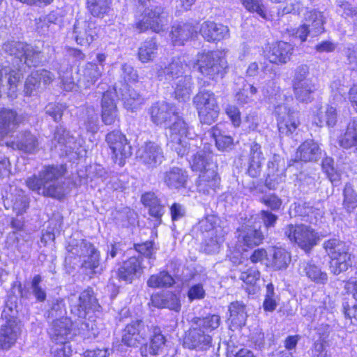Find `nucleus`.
I'll list each match as a JSON object with an SVG mask.
<instances>
[{
  "label": "nucleus",
  "instance_id": "51",
  "mask_svg": "<svg viewBox=\"0 0 357 357\" xmlns=\"http://www.w3.org/2000/svg\"><path fill=\"white\" fill-rule=\"evenodd\" d=\"M175 281L172 275L167 271H162L152 275L147 280V285L151 288L169 287Z\"/></svg>",
  "mask_w": 357,
  "mask_h": 357
},
{
  "label": "nucleus",
  "instance_id": "44",
  "mask_svg": "<svg viewBox=\"0 0 357 357\" xmlns=\"http://www.w3.org/2000/svg\"><path fill=\"white\" fill-rule=\"evenodd\" d=\"M38 142L36 136L25 131L20 134L16 142H13V148L25 153H32L38 150Z\"/></svg>",
  "mask_w": 357,
  "mask_h": 357
},
{
  "label": "nucleus",
  "instance_id": "61",
  "mask_svg": "<svg viewBox=\"0 0 357 357\" xmlns=\"http://www.w3.org/2000/svg\"><path fill=\"white\" fill-rule=\"evenodd\" d=\"M223 240L222 237L216 234L214 236H204V242L203 245L204 251L207 254L218 253L220 248Z\"/></svg>",
  "mask_w": 357,
  "mask_h": 357
},
{
  "label": "nucleus",
  "instance_id": "23",
  "mask_svg": "<svg viewBox=\"0 0 357 357\" xmlns=\"http://www.w3.org/2000/svg\"><path fill=\"white\" fill-rule=\"evenodd\" d=\"M142 261L141 256H132L123 261L116 273L119 280L131 283L134 279L139 278L144 268Z\"/></svg>",
  "mask_w": 357,
  "mask_h": 357
},
{
  "label": "nucleus",
  "instance_id": "33",
  "mask_svg": "<svg viewBox=\"0 0 357 357\" xmlns=\"http://www.w3.org/2000/svg\"><path fill=\"white\" fill-rule=\"evenodd\" d=\"M102 73V66H98L97 63H87L79 70L77 85L81 88H90L101 77Z\"/></svg>",
  "mask_w": 357,
  "mask_h": 357
},
{
  "label": "nucleus",
  "instance_id": "31",
  "mask_svg": "<svg viewBox=\"0 0 357 357\" xmlns=\"http://www.w3.org/2000/svg\"><path fill=\"white\" fill-rule=\"evenodd\" d=\"M101 118L105 125H112L119 120L118 109L114 99V93L107 91L101 100Z\"/></svg>",
  "mask_w": 357,
  "mask_h": 357
},
{
  "label": "nucleus",
  "instance_id": "14",
  "mask_svg": "<svg viewBox=\"0 0 357 357\" xmlns=\"http://www.w3.org/2000/svg\"><path fill=\"white\" fill-rule=\"evenodd\" d=\"M149 114L151 121L157 125H167L173 121L176 123L178 120H183L178 116L173 106L164 101L153 103L149 109Z\"/></svg>",
  "mask_w": 357,
  "mask_h": 357
},
{
  "label": "nucleus",
  "instance_id": "45",
  "mask_svg": "<svg viewBox=\"0 0 357 357\" xmlns=\"http://www.w3.org/2000/svg\"><path fill=\"white\" fill-rule=\"evenodd\" d=\"M193 83L192 77L188 75H185L181 77L175 83L174 86V97L179 101H186L189 100L192 91Z\"/></svg>",
  "mask_w": 357,
  "mask_h": 357
},
{
  "label": "nucleus",
  "instance_id": "49",
  "mask_svg": "<svg viewBox=\"0 0 357 357\" xmlns=\"http://www.w3.org/2000/svg\"><path fill=\"white\" fill-rule=\"evenodd\" d=\"M93 245L85 239L70 238L66 250L69 257H78L81 259L84 254H87V251Z\"/></svg>",
  "mask_w": 357,
  "mask_h": 357
},
{
  "label": "nucleus",
  "instance_id": "1",
  "mask_svg": "<svg viewBox=\"0 0 357 357\" xmlns=\"http://www.w3.org/2000/svg\"><path fill=\"white\" fill-rule=\"evenodd\" d=\"M63 165L45 167L38 174L26 179L27 187L45 197L61 199L66 193Z\"/></svg>",
  "mask_w": 357,
  "mask_h": 357
},
{
  "label": "nucleus",
  "instance_id": "3",
  "mask_svg": "<svg viewBox=\"0 0 357 357\" xmlns=\"http://www.w3.org/2000/svg\"><path fill=\"white\" fill-rule=\"evenodd\" d=\"M323 248L331 259L330 270L334 275H337L351 266V254L347 243L334 238L324 241Z\"/></svg>",
  "mask_w": 357,
  "mask_h": 357
},
{
  "label": "nucleus",
  "instance_id": "19",
  "mask_svg": "<svg viewBox=\"0 0 357 357\" xmlns=\"http://www.w3.org/2000/svg\"><path fill=\"white\" fill-rule=\"evenodd\" d=\"M105 140L116 158H119V164L123 160L132 155V147L126 137L119 130H113L106 135Z\"/></svg>",
  "mask_w": 357,
  "mask_h": 357
},
{
  "label": "nucleus",
  "instance_id": "10",
  "mask_svg": "<svg viewBox=\"0 0 357 357\" xmlns=\"http://www.w3.org/2000/svg\"><path fill=\"white\" fill-rule=\"evenodd\" d=\"M324 19L321 12L311 10L305 13L303 23L297 29L296 37L301 42L307 40V36L316 37L324 31Z\"/></svg>",
  "mask_w": 357,
  "mask_h": 357
},
{
  "label": "nucleus",
  "instance_id": "20",
  "mask_svg": "<svg viewBox=\"0 0 357 357\" xmlns=\"http://www.w3.org/2000/svg\"><path fill=\"white\" fill-rule=\"evenodd\" d=\"M23 72L8 66L3 67L0 70V97L3 95L10 98L16 96L17 86Z\"/></svg>",
  "mask_w": 357,
  "mask_h": 357
},
{
  "label": "nucleus",
  "instance_id": "5",
  "mask_svg": "<svg viewBox=\"0 0 357 357\" xmlns=\"http://www.w3.org/2000/svg\"><path fill=\"white\" fill-rule=\"evenodd\" d=\"M201 123L211 125L219 115L220 107L215 93L208 90H202L193 98Z\"/></svg>",
  "mask_w": 357,
  "mask_h": 357
},
{
  "label": "nucleus",
  "instance_id": "39",
  "mask_svg": "<svg viewBox=\"0 0 357 357\" xmlns=\"http://www.w3.org/2000/svg\"><path fill=\"white\" fill-rule=\"evenodd\" d=\"M142 204L149 208V214L155 218L158 222L157 225L162 222V216L165 213V206L162 204L161 200L154 192H146L142 196Z\"/></svg>",
  "mask_w": 357,
  "mask_h": 357
},
{
  "label": "nucleus",
  "instance_id": "60",
  "mask_svg": "<svg viewBox=\"0 0 357 357\" xmlns=\"http://www.w3.org/2000/svg\"><path fill=\"white\" fill-rule=\"evenodd\" d=\"M71 70L72 67L69 64L63 67L61 66L58 68V73L61 79L63 88L67 91H72L75 86L74 79L72 77Z\"/></svg>",
  "mask_w": 357,
  "mask_h": 357
},
{
  "label": "nucleus",
  "instance_id": "13",
  "mask_svg": "<svg viewBox=\"0 0 357 357\" xmlns=\"http://www.w3.org/2000/svg\"><path fill=\"white\" fill-rule=\"evenodd\" d=\"M148 332L150 333V342L140 348L142 357H164L167 340L161 328L151 325L149 326Z\"/></svg>",
  "mask_w": 357,
  "mask_h": 357
},
{
  "label": "nucleus",
  "instance_id": "18",
  "mask_svg": "<svg viewBox=\"0 0 357 357\" xmlns=\"http://www.w3.org/2000/svg\"><path fill=\"white\" fill-rule=\"evenodd\" d=\"M212 337L207 331L193 324L185 332L183 346L189 349L206 350L211 346Z\"/></svg>",
  "mask_w": 357,
  "mask_h": 357
},
{
  "label": "nucleus",
  "instance_id": "30",
  "mask_svg": "<svg viewBox=\"0 0 357 357\" xmlns=\"http://www.w3.org/2000/svg\"><path fill=\"white\" fill-rule=\"evenodd\" d=\"M73 321L68 317L54 319L49 328V334L54 342L65 343L71 335Z\"/></svg>",
  "mask_w": 357,
  "mask_h": 357
},
{
  "label": "nucleus",
  "instance_id": "53",
  "mask_svg": "<svg viewBox=\"0 0 357 357\" xmlns=\"http://www.w3.org/2000/svg\"><path fill=\"white\" fill-rule=\"evenodd\" d=\"M91 316L89 315V319H83L79 324L78 328L79 334L84 338L91 340L96 338L98 333V328L93 320L90 319Z\"/></svg>",
  "mask_w": 357,
  "mask_h": 357
},
{
  "label": "nucleus",
  "instance_id": "24",
  "mask_svg": "<svg viewBox=\"0 0 357 357\" xmlns=\"http://www.w3.org/2000/svg\"><path fill=\"white\" fill-rule=\"evenodd\" d=\"M187 68L188 65L184 57L174 58L168 66L158 69L157 77L160 81L170 82L183 77V74Z\"/></svg>",
  "mask_w": 357,
  "mask_h": 357
},
{
  "label": "nucleus",
  "instance_id": "29",
  "mask_svg": "<svg viewBox=\"0 0 357 357\" xmlns=\"http://www.w3.org/2000/svg\"><path fill=\"white\" fill-rule=\"evenodd\" d=\"M289 215L291 217H300L303 221L316 225L319 217L321 216V212L310 203L294 202L290 206Z\"/></svg>",
  "mask_w": 357,
  "mask_h": 357
},
{
  "label": "nucleus",
  "instance_id": "36",
  "mask_svg": "<svg viewBox=\"0 0 357 357\" xmlns=\"http://www.w3.org/2000/svg\"><path fill=\"white\" fill-rule=\"evenodd\" d=\"M321 157V149L319 145L312 139L303 142L298 148L296 153V161L305 162H317Z\"/></svg>",
  "mask_w": 357,
  "mask_h": 357
},
{
  "label": "nucleus",
  "instance_id": "58",
  "mask_svg": "<svg viewBox=\"0 0 357 357\" xmlns=\"http://www.w3.org/2000/svg\"><path fill=\"white\" fill-rule=\"evenodd\" d=\"M291 261L289 254L282 248L274 250L272 259V265L276 270L286 268Z\"/></svg>",
  "mask_w": 357,
  "mask_h": 357
},
{
  "label": "nucleus",
  "instance_id": "27",
  "mask_svg": "<svg viewBox=\"0 0 357 357\" xmlns=\"http://www.w3.org/2000/svg\"><path fill=\"white\" fill-rule=\"evenodd\" d=\"M216 168H208L199 174L197 181V190L204 195H211L216 192L220 185V178Z\"/></svg>",
  "mask_w": 357,
  "mask_h": 357
},
{
  "label": "nucleus",
  "instance_id": "56",
  "mask_svg": "<svg viewBox=\"0 0 357 357\" xmlns=\"http://www.w3.org/2000/svg\"><path fill=\"white\" fill-rule=\"evenodd\" d=\"M110 0H86L88 10L90 13L97 17H102L109 10Z\"/></svg>",
  "mask_w": 357,
  "mask_h": 357
},
{
  "label": "nucleus",
  "instance_id": "2",
  "mask_svg": "<svg viewBox=\"0 0 357 357\" xmlns=\"http://www.w3.org/2000/svg\"><path fill=\"white\" fill-rule=\"evenodd\" d=\"M3 51L13 56V65L19 71L38 66L41 61L42 52L37 46L24 42L9 40L2 45Z\"/></svg>",
  "mask_w": 357,
  "mask_h": 357
},
{
  "label": "nucleus",
  "instance_id": "25",
  "mask_svg": "<svg viewBox=\"0 0 357 357\" xmlns=\"http://www.w3.org/2000/svg\"><path fill=\"white\" fill-rule=\"evenodd\" d=\"M53 144L59 145L61 151L68 154L70 153H75L79 155L80 153V143L77 142L75 138L70 135V132L62 126H57L52 139ZM56 146V144H55Z\"/></svg>",
  "mask_w": 357,
  "mask_h": 357
},
{
  "label": "nucleus",
  "instance_id": "64",
  "mask_svg": "<svg viewBox=\"0 0 357 357\" xmlns=\"http://www.w3.org/2000/svg\"><path fill=\"white\" fill-rule=\"evenodd\" d=\"M213 137L215 139L217 148L220 151H226L233 145V138L229 135H226L218 130L213 129Z\"/></svg>",
  "mask_w": 357,
  "mask_h": 357
},
{
  "label": "nucleus",
  "instance_id": "32",
  "mask_svg": "<svg viewBox=\"0 0 357 357\" xmlns=\"http://www.w3.org/2000/svg\"><path fill=\"white\" fill-rule=\"evenodd\" d=\"M293 47L291 44L280 41L270 47L266 57L271 63L282 65L290 60L293 53Z\"/></svg>",
  "mask_w": 357,
  "mask_h": 357
},
{
  "label": "nucleus",
  "instance_id": "57",
  "mask_svg": "<svg viewBox=\"0 0 357 357\" xmlns=\"http://www.w3.org/2000/svg\"><path fill=\"white\" fill-rule=\"evenodd\" d=\"M110 0H86L88 10L90 13L97 17H102L109 10Z\"/></svg>",
  "mask_w": 357,
  "mask_h": 357
},
{
  "label": "nucleus",
  "instance_id": "6",
  "mask_svg": "<svg viewBox=\"0 0 357 357\" xmlns=\"http://www.w3.org/2000/svg\"><path fill=\"white\" fill-rule=\"evenodd\" d=\"M235 238L236 248L239 250L246 251L261 244L264 235L261 230V226H257L251 220H248L236 229Z\"/></svg>",
  "mask_w": 357,
  "mask_h": 357
},
{
  "label": "nucleus",
  "instance_id": "50",
  "mask_svg": "<svg viewBox=\"0 0 357 357\" xmlns=\"http://www.w3.org/2000/svg\"><path fill=\"white\" fill-rule=\"evenodd\" d=\"M158 45L154 38L144 41L138 50V58L143 62L153 61L157 55Z\"/></svg>",
  "mask_w": 357,
  "mask_h": 357
},
{
  "label": "nucleus",
  "instance_id": "55",
  "mask_svg": "<svg viewBox=\"0 0 357 357\" xmlns=\"http://www.w3.org/2000/svg\"><path fill=\"white\" fill-rule=\"evenodd\" d=\"M17 297L14 294H9L6 301L4 309L1 313L3 320L17 321Z\"/></svg>",
  "mask_w": 357,
  "mask_h": 357
},
{
  "label": "nucleus",
  "instance_id": "17",
  "mask_svg": "<svg viewBox=\"0 0 357 357\" xmlns=\"http://www.w3.org/2000/svg\"><path fill=\"white\" fill-rule=\"evenodd\" d=\"M149 326L140 319L128 324L123 331L121 342L128 347H137L148 336Z\"/></svg>",
  "mask_w": 357,
  "mask_h": 357
},
{
  "label": "nucleus",
  "instance_id": "34",
  "mask_svg": "<svg viewBox=\"0 0 357 357\" xmlns=\"http://www.w3.org/2000/svg\"><path fill=\"white\" fill-rule=\"evenodd\" d=\"M188 179V174L185 169L173 167L163 173L162 181L169 189L178 190L185 188Z\"/></svg>",
  "mask_w": 357,
  "mask_h": 357
},
{
  "label": "nucleus",
  "instance_id": "7",
  "mask_svg": "<svg viewBox=\"0 0 357 357\" xmlns=\"http://www.w3.org/2000/svg\"><path fill=\"white\" fill-rule=\"evenodd\" d=\"M189 130L190 128L184 120H178L169 126L166 132L167 146L181 157L189 152L190 145L187 140V138L190 137Z\"/></svg>",
  "mask_w": 357,
  "mask_h": 357
},
{
  "label": "nucleus",
  "instance_id": "8",
  "mask_svg": "<svg viewBox=\"0 0 357 357\" xmlns=\"http://www.w3.org/2000/svg\"><path fill=\"white\" fill-rule=\"evenodd\" d=\"M169 23V15L165 8L160 6H151L144 10L142 18L137 24L140 31L151 29L155 33L165 30Z\"/></svg>",
  "mask_w": 357,
  "mask_h": 357
},
{
  "label": "nucleus",
  "instance_id": "28",
  "mask_svg": "<svg viewBox=\"0 0 357 357\" xmlns=\"http://www.w3.org/2000/svg\"><path fill=\"white\" fill-rule=\"evenodd\" d=\"M199 33L206 41L215 42L228 38L229 29L222 24L206 21L201 24Z\"/></svg>",
  "mask_w": 357,
  "mask_h": 357
},
{
  "label": "nucleus",
  "instance_id": "12",
  "mask_svg": "<svg viewBox=\"0 0 357 357\" xmlns=\"http://www.w3.org/2000/svg\"><path fill=\"white\" fill-rule=\"evenodd\" d=\"M98 299L91 288L84 290L75 300L71 299V314L79 319H86L100 307Z\"/></svg>",
  "mask_w": 357,
  "mask_h": 357
},
{
  "label": "nucleus",
  "instance_id": "4",
  "mask_svg": "<svg viewBox=\"0 0 357 357\" xmlns=\"http://www.w3.org/2000/svg\"><path fill=\"white\" fill-rule=\"evenodd\" d=\"M292 87L297 100L306 103L313 100V95L317 90V85L310 77V68L307 65L301 64L295 68Z\"/></svg>",
  "mask_w": 357,
  "mask_h": 357
},
{
  "label": "nucleus",
  "instance_id": "41",
  "mask_svg": "<svg viewBox=\"0 0 357 357\" xmlns=\"http://www.w3.org/2000/svg\"><path fill=\"white\" fill-rule=\"evenodd\" d=\"M197 33L195 26L189 23L174 25L170 33L174 45H181Z\"/></svg>",
  "mask_w": 357,
  "mask_h": 357
},
{
  "label": "nucleus",
  "instance_id": "52",
  "mask_svg": "<svg viewBox=\"0 0 357 357\" xmlns=\"http://www.w3.org/2000/svg\"><path fill=\"white\" fill-rule=\"evenodd\" d=\"M343 207L348 212H354L357 208V192L353 185L347 183L343 190Z\"/></svg>",
  "mask_w": 357,
  "mask_h": 357
},
{
  "label": "nucleus",
  "instance_id": "42",
  "mask_svg": "<svg viewBox=\"0 0 357 357\" xmlns=\"http://www.w3.org/2000/svg\"><path fill=\"white\" fill-rule=\"evenodd\" d=\"M213 154L211 151L205 149L198 151L194 154L190 160V165L192 171L202 173L208 168H216L213 162Z\"/></svg>",
  "mask_w": 357,
  "mask_h": 357
},
{
  "label": "nucleus",
  "instance_id": "48",
  "mask_svg": "<svg viewBox=\"0 0 357 357\" xmlns=\"http://www.w3.org/2000/svg\"><path fill=\"white\" fill-rule=\"evenodd\" d=\"M285 167L283 160L279 156L274 155L271 161L268 163V178L266 179L267 185L268 179L270 181H282L284 176Z\"/></svg>",
  "mask_w": 357,
  "mask_h": 357
},
{
  "label": "nucleus",
  "instance_id": "46",
  "mask_svg": "<svg viewBox=\"0 0 357 357\" xmlns=\"http://www.w3.org/2000/svg\"><path fill=\"white\" fill-rule=\"evenodd\" d=\"M336 109L330 105L321 107L315 118V123L319 127H333L337 123Z\"/></svg>",
  "mask_w": 357,
  "mask_h": 357
},
{
  "label": "nucleus",
  "instance_id": "11",
  "mask_svg": "<svg viewBox=\"0 0 357 357\" xmlns=\"http://www.w3.org/2000/svg\"><path fill=\"white\" fill-rule=\"evenodd\" d=\"M284 234L306 252L310 251L316 244L317 233L310 226L289 225L284 229Z\"/></svg>",
  "mask_w": 357,
  "mask_h": 357
},
{
  "label": "nucleus",
  "instance_id": "37",
  "mask_svg": "<svg viewBox=\"0 0 357 357\" xmlns=\"http://www.w3.org/2000/svg\"><path fill=\"white\" fill-rule=\"evenodd\" d=\"M299 273L301 276L307 277L311 282L318 284H324L328 282L327 273L312 260L300 264Z\"/></svg>",
  "mask_w": 357,
  "mask_h": 357
},
{
  "label": "nucleus",
  "instance_id": "38",
  "mask_svg": "<svg viewBox=\"0 0 357 357\" xmlns=\"http://www.w3.org/2000/svg\"><path fill=\"white\" fill-rule=\"evenodd\" d=\"M81 268L89 274L100 273L102 271L100 267V254L94 245L81 258Z\"/></svg>",
  "mask_w": 357,
  "mask_h": 357
},
{
  "label": "nucleus",
  "instance_id": "9",
  "mask_svg": "<svg viewBox=\"0 0 357 357\" xmlns=\"http://www.w3.org/2000/svg\"><path fill=\"white\" fill-rule=\"evenodd\" d=\"M199 71L209 79L222 77L227 68V63L219 53L210 52L201 56L197 61Z\"/></svg>",
  "mask_w": 357,
  "mask_h": 357
},
{
  "label": "nucleus",
  "instance_id": "59",
  "mask_svg": "<svg viewBox=\"0 0 357 357\" xmlns=\"http://www.w3.org/2000/svg\"><path fill=\"white\" fill-rule=\"evenodd\" d=\"M124 88L126 91L122 94V99L126 107L132 110L142 102L143 98L137 91L128 87V85H126Z\"/></svg>",
  "mask_w": 357,
  "mask_h": 357
},
{
  "label": "nucleus",
  "instance_id": "40",
  "mask_svg": "<svg viewBox=\"0 0 357 357\" xmlns=\"http://www.w3.org/2000/svg\"><path fill=\"white\" fill-rule=\"evenodd\" d=\"M153 306L158 308H168L176 312L181 309V304L177 296L172 292L153 294L151 298Z\"/></svg>",
  "mask_w": 357,
  "mask_h": 357
},
{
  "label": "nucleus",
  "instance_id": "47",
  "mask_svg": "<svg viewBox=\"0 0 357 357\" xmlns=\"http://www.w3.org/2000/svg\"><path fill=\"white\" fill-rule=\"evenodd\" d=\"M229 311L231 321L234 325L241 327L245 324L248 315L245 310V305L243 302L235 301L231 303L229 307Z\"/></svg>",
  "mask_w": 357,
  "mask_h": 357
},
{
  "label": "nucleus",
  "instance_id": "21",
  "mask_svg": "<svg viewBox=\"0 0 357 357\" xmlns=\"http://www.w3.org/2000/svg\"><path fill=\"white\" fill-rule=\"evenodd\" d=\"M278 114V127L281 136H289L293 134L299 124L298 113L286 105H280L276 108Z\"/></svg>",
  "mask_w": 357,
  "mask_h": 357
},
{
  "label": "nucleus",
  "instance_id": "22",
  "mask_svg": "<svg viewBox=\"0 0 357 357\" xmlns=\"http://www.w3.org/2000/svg\"><path fill=\"white\" fill-rule=\"evenodd\" d=\"M138 156L144 164L151 168L160 165L165 159L161 146L154 142H145L139 149Z\"/></svg>",
  "mask_w": 357,
  "mask_h": 357
},
{
  "label": "nucleus",
  "instance_id": "63",
  "mask_svg": "<svg viewBox=\"0 0 357 357\" xmlns=\"http://www.w3.org/2000/svg\"><path fill=\"white\" fill-rule=\"evenodd\" d=\"M43 278L40 275H36L31 282V293L38 302H43L46 299V290L41 284Z\"/></svg>",
  "mask_w": 357,
  "mask_h": 357
},
{
  "label": "nucleus",
  "instance_id": "43",
  "mask_svg": "<svg viewBox=\"0 0 357 357\" xmlns=\"http://www.w3.org/2000/svg\"><path fill=\"white\" fill-rule=\"evenodd\" d=\"M339 144L346 149L355 148L357 151V116L351 119L345 132L340 136Z\"/></svg>",
  "mask_w": 357,
  "mask_h": 357
},
{
  "label": "nucleus",
  "instance_id": "54",
  "mask_svg": "<svg viewBox=\"0 0 357 357\" xmlns=\"http://www.w3.org/2000/svg\"><path fill=\"white\" fill-rule=\"evenodd\" d=\"M83 126L87 132L95 134L99 130L98 114L93 107H87L83 119Z\"/></svg>",
  "mask_w": 357,
  "mask_h": 357
},
{
  "label": "nucleus",
  "instance_id": "62",
  "mask_svg": "<svg viewBox=\"0 0 357 357\" xmlns=\"http://www.w3.org/2000/svg\"><path fill=\"white\" fill-rule=\"evenodd\" d=\"M220 317L219 315L213 314L210 316H207L203 319L197 318L195 321V325H197L198 326H201L202 328L205 330L208 333L211 331L220 326Z\"/></svg>",
  "mask_w": 357,
  "mask_h": 357
},
{
  "label": "nucleus",
  "instance_id": "15",
  "mask_svg": "<svg viewBox=\"0 0 357 357\" xmlns=\"http://www.w3.org/2000/svg\"><path fill=\"white\" fill-rule=\"evenodd\" d=\"M98 31L99 27L94 20L79 19L74 24L73 38L77 44L87 46L98 36Z\"/></svg>",
  "mask_w": 357,
  "mask_h": 357
},
{
  "label": "nucleus",
  "instance_id": "35",
  "mask_svg": "<svg viewBox=\"0 0 357 357\" xmlns=\"http://www.w3.org/2000/svg\"><path fill=\"white\" fill-rule=\"evenodd\" d=\"M24 119L22 115L18 114L16 111L11 109H2L0 110V134L2 136L13 132L18 125Z\"/></svg>",
  "mask_w": 357,
  "mask_h": 357
},
{
  "label": "nucleus",
  "instance_id": "26",
  "mask_svg": "<svg viewBox=\"0 0 357 357\" xmlns=\"http://www.w3.org/2000/svg\"><path fill=\"white\" fill-rule=\"evenodd\" d=\"M21 332L18 321L5 320L0 328V349L8 350L16 342Z\"/></svg>",
  "mask_w": 357,
  "mask_h": 357
},
{
  "label": "nucleus",
  "instance_id": "16",
  "mask_svg": "<svg viewBox=\"0 0 357 357\" xmlns=\"http://www.w3.org/2000/svg\"><path fill=\"white\" fill-rule=\"evenodd\" d=\"M54 75L47 70L39 69L33 71L25 81L24 89L25 96H34L43 91L54 80Z\"/></svg>",
  "mask_w": 357,
  "mask_h": 357
}]
</instances>
